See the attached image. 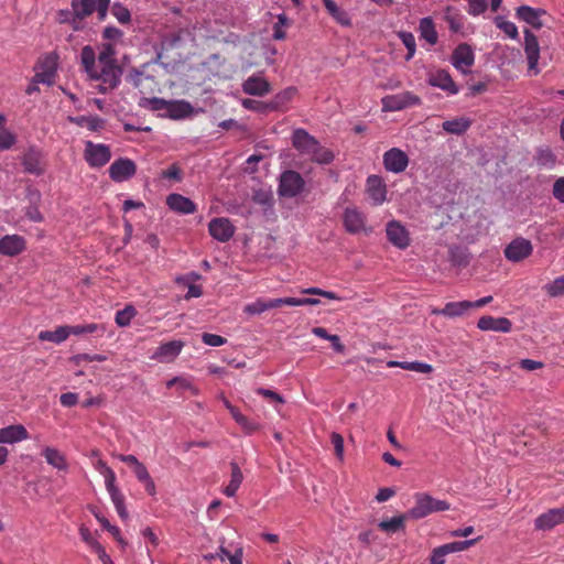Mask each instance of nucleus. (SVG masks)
<instances>
[{"label":"nucleus","instance_id":"1","mask_svg":"<svg viewBox=\"0 0 564 564\" xmlns=\"http://www.w3.org/2000/svg\"><path fill=\"white\" fill-rule=\"evenodd\" d=\"M80 63L87 75L95 80H100L99 93H107L116 88L122 75L118 64H97L96 52L90 45H85L80 51Z\"/></svg>","mask_w":564,"mask_h":564},{"label":"nucleus","instance_id":"2","mask_svg":"<svg viewBox=\"0 0 564 564\" xmlns=\"http://www.w3.org/2000/svg\"><path fill=\"white\" fill-rule=\"evenodd\" d=\"M109 4L110 0H73V29L79 30L82 21L94 12L100 21H104L108 14Z\"/></svg>","mask_w":564,"mask_h":564},{"label":"nucleus","instance_id":"3","mask_svg":"<svg viewBox=\"0 0 564 564\" xmlns=\"http://www.w3.org/2000/svg\"><path fill=\"white\" fill-rule=\"evenodd\" d=\"M448 509L449 503L447 501L435 499L429 494L417 492L414 495V506L406 513L410 519L419 520L433 512L445 511Z\"/></svg>","mask_w":564,"mask_h":564},{"label":"nucleus","instance_id":"4","mask_svg":"<svg viewBox=\"0 0 564 564\" xmlns=\"http://www.w3.org/2000/svg\"><path fill=\"white\" fill-rule=\"evenodd\" d=\"M23 171L28 174L41 176L45 173L47 162L42 150L30 147L21 156Z\"/></svg>","mask_w":564,"mask_h":564},{"label":"nucleus","instance_id":"5","mask_svg":"<svg viewBox=\"0 0 564 564\" xmlns=\"http://www.w3.org/2000/svg\"><path fill=\"white\" fill-rule=\"evenodd\" d=\"M305 186L302 175L295 171H285L281 174L279 194L283 197L293 198L297 196Z\"/></svg>","mask_w":564,"mask_h":564},{"label":"nucleus","instance_id":"6","mask_svg":"<svg viewBox=\"0 0 564 564\" xmlns=\"http://www.w3.org/2000/svg\"><path fill=\"white\" fill-rule=\"evenodd\" d=\"M84 158L91 167H101L106 165L111 159V152L108 145L102 143H94L86 141Z\"/></svg>","mask_w":564,"mask_h":564},{"label":"nucleus","instance_id":"7","mask_svg":"<svg viewBox=\"0 0 564 564\" xmlns=\"http://www.w3.org/2000/svg\"><path fill=\"white\" fill-rule=\"evenodd\" d=\"M382 109L384 111H399L408 107L421 104L419 96L411 91H403L397 95H389L382 98Z\"/></svg>","mask_w":564,"mask_h":564},{"label":"nucleus","instance_id":"8","mask_svg":"<svg viewBox=\"0 0 564 564\" xmlns=\"http://www.w3.org/2000/svg\"><path fill=\"white\" fill-rule=\"evenodd\" d=\"M367 217L357 207H347L343 214V224L345 230L351 235L365 232L366 235L371 232V229L366 228Z\"/></svg>","mask_w":564,"mask_h":564},{"label":"nucleus","instance_id":"9","mask_svg":"<svg viewBox=\"0 0 564 564\" xmlns=\"http://www.w3.org/2000/svg\"><path fill=\"white\" fill-rule=\"evenodd\" d=\"M57 70V56L53 53L46 54L39 62V70L33 77L34 83L53 85Z\"/></svg>","mask_w":564,"mask_h":564},{"label":"nucleus","instance_id":"10","mask_svg":"<svg viewBox=\"0 0 564 564\" xmlns=\"http://www.w3.org/2000/svg\"><path fill=\"white\" fill-rule=\"evenodd\" d=\"M409 165L408 154L399 148H391L383 153V166L388 172L402 173Z\"/></svg>","mask_w":564,"mask_h":564},{"label":"nucleus","instance_id":"11","mask_svg":"<svg viewBox=\"0 0 564 564\" xmlns=\"http://www.w3.org/2000/svg\"><path fill=\"white\" fill-rule=\"evenodd\" d=\"M137 172L135 163L130 159H118L109 166V176L115 182L131 178Z\"/></svg>","mask_w":564,"mask_h":564},{"label":"nucleus","instance_id":"12","mask_svg":"<svg viewBox=\"0 0 564 564\" xmlns=\"http://www.w3.org/2000/svg\"><path fill=\"white\" fill-rule=\"evenodd\" d=\"M208 231L214 239L227 242L232 238L235 227L228 218L219 217L209 221Z\"/></svg>","mask_w":564,"mask_h":564},{"label":"nucleus","instance_id":"13","mask_svg":"<svg viewBox=\"0 0 564 564\" xmlns=\"http://www.w3.org/2000/svg\"><path fill=\"white\" fill-rule=\"evenodd\" d=\"M530 240L524 238L513 239L505 249V257L512 262H519L532 253Z\"/></svg>","mask_w":564,"mask_h":564},{"label":"nucleus","instance_id":"14","mask_svg":"<svg viewBox=\"0 0 564 564\" xmlns=\"http://www.w3.org/2000/svg\"><path fill=\"white\" fill-rule=\"evenodd\" d=\"M524 52L528 59L529 70L536 75L539 73L538 63L540 58V45L536 36L528 29L524 30Z\"/></svg>","mask_w":564,"mask_h":564},{"label":"nucleus","instance_id":"15","mask_svg":"<svg viewBox=\"0 0 564 564\" xmlns=\"http://www.w3.org/2000/svg\"><path fill=\"white\" fill-rule=\"evenodd\" d=\"M562 523H564V506L550 509L540 514L534 520V528L541 531H549Z\"/></svg>","mask_w":564,"mask_h":564},{"label":"nucleus","instance_id":"16","mask_svg":"<svg viewBox=\"0 0 564 564\" xmlns=\"http://www.w3.org/2000/svg\"><path fill=\"white\" fill-rule=\"evenodd\" d=\"M474 52L466 43L459 44L452 54L453 66L464 74L467 73V69L474 64Z\"/></svg>","mask_w":564,"mask_h":564},{"label":"nucleus","instance_id":"17","mask_svg":"<svg viewBox=\"0 0 564 564\" xmlns=\"http://www.w3.org/2000/svg\"><path fill=\"white\" fill-rule=\"evenodd\" d=\"M388 240L399 249H405L410 245L409 231L399 221L391 220L386 228Z\"/></svg>","mask_w":564,"mask_h":564},{"label":"nucleus","instance_id":"18","mask_svg":"<svg viewBox=\"0 0 564 564\" xmlns=\"http://www.w3.org/2000/svg\"><path fill=\"white\" fill-rule=\"evenodd\" d=\"M366 192L372 204L378 206L387 199V186L382 177L369 175L366 181Z\"/></svg>","mask_w":564,"mask_h":564},{"label":"nucleus","instance_id":"19","mask_svg":"<svg viewBox=\"0 0 564 564\" xmlns=\"http://www.w3.org/2000/svg\"><path fill=\"white\" fill-rule=\"evenodd\" d=\"M185 343L183 340H171L160 345L152 358L161 362L173 361L182 351Z\"/></svg>","mask_w":564,"mask_h":564},{"label":"nucleus","instance_id":"20","mask_svg":"<svg viewBox=\"0 0 564 564\" xmlns=\"http://www.w3.org/2000/svg\"><path fill=\"white\" fill-rule=\"evenodd\" d=\"M317 140L304 129H295L292 134V145L302 154L308 155L313 152Z\"/></svg>","mask_w":564,"mask_h":564},{"label":"nucleus","instance_id":"21","mask_svg":"<svg viewBox=\"0 0 564 564\" xmlns=\"http://www.w3.org/2000/svg\"><path fill=\"white\" fill-rule=\"evenodd\" d=\"M477 327L481 330L509 333L512 328V323L507 317L485 315L478 319Z\"/></svg>","mask_w":564,"mask_h":564},{"label":"nucleus","instance_id":"22","mask_svg":"<svg viewBox=\"0 0 564 564\" xmlns=\"http://www.w3.org/2000/svg\"><path fill=\"white\" fill-rule=\"evenodd\" d=\"M29 437V432L22 424H13L0 429V444H15Z\"/></svg>","mask_w":564,"mask_h":564},{"label":"nucleus","instance_id":"23","mask_svg":"<svg viewBox=\"0 0 564 564\" xmlns=\"http://www.w3.org/2000/svg\"><path fill=\"white\" fill-rule=\"evenodd\" d=\"M429 83L430 85L445 90L451 95H456L459 91L449 73L444 69H438L432 73L430 75Z\"/></svg>","mask_w":564,"mask_h":564},{"label":"nucleus","instance_id":"24","mask_svg":"<svg viewBox=\"0 0 564 564\" xmlns=\"http://www.w3.org/2000/svg\"><path fill=\"white\" fill-rule=\"evenodd\" d=\"M242 90L247 95L261 97L270 93L271 85L263 77L252 75L243 82Z\"/></svg>","mask_w":564,"mask_h":564},{"label":"nucleus","instance_id":"25","mask_svg":"<svg viewBox=\"0 0 564 564\" xmlns=\"http://www.w3.org/2000/svg\"><path fill=\"white\" fill-rule=\"evenodd\" d=\"M166 205L170 209L183 215L193 214L196 210V205L193 200L176 193L170 194L166 197Z\"/></svg>","mask_w":564,"mask_h":564},{"label":"nucleus","instance_id":"26","mask_svg":"<svg viewBox=\"0 0 564 564\" xmlns=\"http://www.w3.org/2000/svg\"><path fill=\"white\" fill-rule=\"evenodd\" d=\"M25 249V240L18 235H7L0 239V253L6 256H17Z\"/></svg>","mask_w":564,"mask_h":564},{"label":"nucleus","instance_id":"27","mask_svg":"<svg viewBox=\"0 0 564 564\" xmlns=\"http://www.w3.org/2000/svg\"><path fill=\"white\" fill-rule=\"evenodd\" d=\"M470 310V301L448 302L443 308H433L432 314L449 318L465 315Z\"/></svg>","mask_w":564,"mask_h":564},{"label":"nucleus","instance_id":"28","mask_svg":"<svg viewBox=\"0 0 564 564\" xmlns=\"http://www.w3.org/2000/svg\"><path fill=\"white\" fill-rule=\"evenodd\" d=\"M543 14H545L544 10L534 9L529 6H521L517 9V17L534 29H541L543 26L541 21Z\"/></svg>","mask_w":564,"mask_h":564},{"label":"nucleus","instance_id":"29","mask_svg":"<svg viewBox=\"0 0 564 564\" xmlns=\"http://www.w3.org/2000/svg\"><path fill=\"white\" fill-rule=\"evenodd\" d=\"M193 106L186 100H171L167 108V117L171 119H184L193 113Z\"/></svg>","mask_w":564,"mask_h":564},{"label":"nucleus","instance_id":"30","mask_svg":"<svg viewBox=\"0 0 564 564\" xmlns=\"http://www.w3.org/2000/svg\"><path fill=\"white\" fill-rule=\"evenodd\" d=\"M68 325H63L56 327L55 330H42L39 333V339L41 341H52L55 344H61L65 341L69 336Z\"/></svg>","mask_w":564,"mask_h":564},{"label":"nucleus","instance_id":"31","mask_svg":"<svg viewBox=\"0 0 564 564\" xmlns=\"http://www.w3.org/2000/svg\"><path fill=\"white\" fill-rule=\"evenodd\" d=\"M42 454L45 457L46 463L54 468L59 470H65L67 468L66 458L57 448L46 446Z\"/></svg>","mask_w":564,"mask_h":564},{"label":"nucleus","instance_id":"32","mask_svg":"<svg viewBox=\"0 0 564 564\" xmlns=\"http://www.w3.org/2000/svg\"><path fill=\"white\" fill-rule=\"evenodd\" d=\"M327 12L343 26H350L351 19L348 13L340 9L333 0H322Z\"/></svg>","mask_w":564,"mask_h":564},{"label":"nucleus","instance_id":"33","mask_svg":"<svg viewBox=\"0 0 564 564\" xmlns=\"http://www.w3.org/2000/svg\"><path fill=\"white\" fill-rule=\"evenodd\" d=\"M230 468H231V475H230L231 478H230L229 484L224 489V494L227 497H234L236 495V492L238 491V489L242 482V479H243L242 471L237 463L231 462Z\"/></svg>","mask_w":564,"mask_h":564},{"label":"nucleus","instance_id":"34","mask_svg":"<svg viewBox=\"0 0 564 564\" xmlns=\"http://www.w3.org/2000/svg\"><path fill=\"white\" fill-rule=\"evenodd\" d=\"M471 126V121L467 118L460 117L443 122L442 128L452 134H463Z\"/></svg>","mask_w":564,"mask_h":564},{"label":"nucleus","instance_id":"35","mask_svg":"<svg viewBox=\"0 0 564 564\" xmlns=\"http://www.w3.org/2000/svg\"><path fill=\"white\" fill-rule=\"evenodd\" d=\"M69 335H84V334H97L99 337L104 336L106 327L102 324H85V325H68Z\"/></svg>","mask_w":564,"mask_h":564},{"label":"nucleus","instance_id":"36","mask_svg":"<svg viewBox=\"0 0 564 564\" xmlns=\"http://www.w3.org/2000/svg\"><path fill=\"white\" fill-rule=\"evenodd\" d=\"M420 32L421 36L431 45H434L437 43V32L435 30L433 20L431 18H423L420 21Z\"/></svg>","mask_w":564,"mask_h":564},{"label":"nucleus","instance_id":"37","mask_svg":"<svg viewBox=\"0 0 564 564\" xmlns=\"http://www.w3.org/2000/svg\"><path fill=\"white\" fill-rule=\"evenodd\" d=\"M444 20L448 23L453 32H459L463 28V19L459 10L448 6L444 11Z\"/></svg>","mask_w":564,"mask_h":564},{"label":"nucleus","instance_id":"38","mask_svg":"<svg viewBox=\"0 0 564 564\" xmlns=\"http://www.w3.org/2000/svg\"><path fill=\"white\" fill-rule=\"evenodd\" d=\"M410 519L408 513L393 517L389 520H382L378 527L381 531L394 533L404 528L405 520Z\"/></svg>","mask_w":564,"mask_h":564},{"label":"nucleus","instance_id":"39","mask_svg":"<svg viewBox=\"0 0 564 564\" xmlns=\"http://www.w3.org/2000/svg\"><path fill=\"white\" fill-rule=\"evenodd\" d=\"M308 156L313 162L319 164H329L334 160L333 152L322 147L319 142H317L316 147L313 149V152H311Z\"/></svg>","mask_w":564,"mask_h":564},{"label":"nucleus","instance_id":"40","mask_svg":"<svg viewBox=\"0 0 564 564\" xmlns=\"http://www.w3.org/2000/svg\"><path fill=\"white\" fill-rule=\"evenodd\" d=\"M116 50L112 44L110 43H104L100 46V51L98 53V56H96V63L97 64H117V61L115 58Z\"/></svg>","mask_w":564,"mask_h":564},{"label":"nucleus","instance_id":"41","mask_svg":"<svg viewBox=\"0 0 564 564\" xmlns=\"http://www.w3.org/2000/svg\"><path fill=\"white\" fill-rule=\"evenodd\" d=\"M296 89L294 87H289L279 94H276L273 98V100L270 104L271 109H279L289 101L292 100V98L295 96Z\"/></svg>","mask_w":564,"mask_h":564},{"label":"nucleus","instance_id":"42","mask_svg":"<svg viewBox=\"0 0 564 564\" xmlns=\"http://www.w3.org/2000/svg\"><path fill=\"white\" fill-rule=\"evenodd\" d=\"M137 315V310L132 305L126 306L123 310H120L116 313L115 321L118 326L126 327L129 326L132 318Z\"/></svg>","mask_w":564,"mask_h":564},{"label":"nucleus","instance_id":"43","mask_svg":"<svg viewBox=\"0 0 564 564\" xmlns=\"http://www.w3.org/2000/svg\"><path fill=\"white\" fill-rule=\"evenodd\" d=\"M495 23L497 28L503 31L509 37L513 40L518 39V28L513 22L505 20L502 17H497Z\"/></svg>","mask_w":564,"mask_h":564},{"label":"nucleus","instance_id":"44","mask_svg":"<svg viewBox=\"0 0 564 564\" xmlns=\"http://www.w3.org/2000/svg\"><path fill=\"white\" fill-rule=\"evenodd\" d=\"M398 35L408 50L405 59L410 61L411 58H413L416 50L415 37L411 32L405 31L400 32Z\"/></svg>","mask_w":564,"mask_h":564},{"label":"nucleus","instance_id":"45","mask_svg":"<svg viewBox=\"0 0 564 564\" xmlns=\"http://www.w3.org/2000/svg\"><path fill=\"white\" fill-rule=\"evenodd\" d=\"M479 540H480V536L476 538V539H471V540L451 542V543L444 544L443 546L445 549V552H447V554H449V553H454V552L465 551L468 547L475 545Z\"/></svg>","mask_w":564,"mask_h":564},{"label":"nucleus","instance_id":"46","mask_svg":"<svg viewBox=\"0 0 564 564\" xmlns=\"http://www.w3.org/2000/svg\"><path fill=\"white\" fill-rule=\"evenodd\" d=\"M176 387L181 392L191 390L193 394H197L198 390L192 384V382L184 377H174L166 382L167 388Z\"/></svg>","mask_w":564,"mask_h":564},{"label":"nucleus","instance_id":"47","mask_svg":"<svg viewBox=\"0 0 564 564\" xmlns=\"http://www.w3.org/2000/svg\"><path fill=\"white\" fill-rule=\"evenodd\" d=\"M110 495V498H111V501L113 502L115 505V508L119 514V517L122 519V520H127L129 514H128V511L126 509V506H124V497L123 495L121 494L120 490H117V491H113Z\"/></svg>","mask_w":564,"mask_h":564},{"label":"nucleus","instance_id":"48","mask_svg":"<svg viewBox=\"0 0 564 564\" xmlns=\"http://www.w3.org/2000/svg\"><path fill=\"white\" fill-rule=\"evenodd\" d=\"M111 13L121 24H127L131 20L130 11L121 3H115Z\"/></svg>","mask_w":564,"mask_h":564},{"label":"nucleus","instance_id":"49","mask_svg":"<svg viewBox=\"0 0 564 564\" xmlns=\"http://www.w3.org/2000/svg\"><path fill=\"white\" fill-rule=\"evenodd\" d=\"M98 522L106 529L119 543L123 544L121 532L118 527L112 525L105 517L95 514Z\"/></svg>","mask_w":564,"mask_h":564},{"label":"nucleus","instance_id":"50","mask_svg":"<svg viewBox=\"0 0 564 564\" xmlns=\"http://www.w3.org/2000/svg\"><path fill=\"white\" fill-rule=\"evenodd\" d=\"M330 443L334 447L336 457L338 458L339 462H343L344 460V438H343V436L337 432H333L330 434Z\"/></svg>","mask_w":564,"mask_h":564},{"label":"nucleus","instance_id":"51","mask_svg":"<svg viewBox=\"0 0 564 564\" xmlns=\"http://www.w3.org/2000/svg\"><path fill=\"white\" fill-rule=\"evenodd\" d=\"M265 311H268V307L267 302L263 299H258L257 301L247 304L243 308V312L250 315H259Z\"/></svg>","mask_w":564,"mask_h":564},{"label":"nucleus","instance_id":"52","mask_svg":"<svg viewBox=\"0 0 564 564\" xmlns=\"http://www.w3.org/2000/svg\"><path fill=\"white\" fill-rule=\"evenodd\" d=\"M289 25V20L284 14H280L278 17V22L273 26V39L274 40H284L286 37L285 31H283V26Z\"/></svg>","mask_w":564,"mask_h":564},{"label":"nucleus","instance_id":"53","mask_svg":"<svg viewBox=\"0 0 564 564\" xmlns=\"http://www.w3.org/2000/svg\"><path fill=\"white\" fill-rule=\"evenodd\" d=\"M402 369L411 370L420 373H430L433 371V367L430 364L421 362V361H406L405 365H402Z\"/></svg>","mask_w":564,"mask_h":564},{"label":"nucleus","instance_id":"54","mask_svg":"<svg viewBox=\"0 0 564 564\" xmlns=\"http://www.w3.org/2000/svg\"><path fill=\"white\" fill-rule=\"evenodd\" d=\"M17 142V135L8 130L0 131V151L11 149Z\"/></svg>","mask_w":564,"mask_h":564},{"label":"nucleus","instance_id":"55","mask_svg":"<svg viewBox=\"0 0 564 564\" xmlns=\"http://www.w3.org/2000/svg\"><path fill=\"white\" fill-rule=\"evenodd\" d=\"M105 360H107V357L105 355H99V354H95V355L77 354L72 357V361L75 362L76 365H80L84 361H86V362H93V361L102 362Z\"/></svg>","mask_w":564,"mask_h":564},{"label":"nucleus","instance_id":"56","mask_svg":"<svg viewBox=\"0 0 564 564\" xmlns=\"http://www.w3.org/2000/svg\"><path fill=\"white\" fill-rule=\"evenodd\" d=\"M76 122L80 126H86L89 130L96 131L98 130L101 124L102 120L98 117H78L76 119Z\"/></svg>","mask_w":564,"mask_h":564},{"label":"nucleus","instance_id":"57","mask_svg":"<svg viewBox=\"0 0 564 564\" xmlns=\"http://www.w3.org/2000/svg\"><path fill=\"white\" fill-rule=\"evenodd\" d=\"M301 293L310 294V295H319V296L326 297L328 300H337V301L341 300L335 292L325 291L319 288L303 289L301 291Z\"/></svg>","mask_w":564,"mask_h":564},{"label":"nucleus","instance_id":"58","mask_svg":"<svg viewBox=\"0 0 564 564\" xmlns=\"http://www.w3.org/2000/svg\"><path fill=\"white\" fill-rule=\"evenodd\" d=\"M546 292L553 297L564 294V276H560L555 279L551 284H547Z\"/></svg>","mask_w":564,"mask_h":564},{"label":"nucleus","instance_id":"59","mask_svg":"<svg viewBox=\"0 0 564 564\" xmlns=\"http://www.w3.org/2000/svg\"><path fill=\"white\" fill-rule=\"evenodd\" d=\"M202 341L205 345L218 347L227 343V339L217 334L204 333L202 335Z\"/></svg>","mask_w":564,"mask_h":564},{"label":"nucleus","instance_id":"60","mask_svg":"<svg viewBox=\"0 0 564 564\" xmlns=\"http://www.w3.org/2000/svg\"><path fill=\"white\" fill-rule=\"evenodd\" d=\"M265 302L268 310L278 308L283 305L296 306L295 297L270 299L265 300Z\"/></svg>","mask_w":564,"mask_h":564},{"label":"nucleus","instance_id":"61","mask_svg":"<svg viewBox=\"0 0 564 564\" xmlns=\"http://www.w3.org/2000/svg\"><path fill=\"white\" fill-rule=\"evenodd\" d=\"M468 12L471 15H479L484 13L487 9L486 0H468Z\"/></svg>","mask_w":564,"mask_h":564},{"label":"nucleus","instance_id":"62","mask_svg":"<svg viewBox=\"0 0 564 564\" xmlns=\"http://www.w3.org/2000/svg\"><path fill=\"white\" fill-rule=\"evenodd\" d=\"M102 476L105 478V485H106L107 491L109 494L119 490L115 484L116 482V474L111 468L105 469V473H102Z\"/></svg>","mask_w":564,"mask_h":564},{"label":"nucleus","instance_id":"63","mask_svg":"<svg viewBox=\"0 0 564 564\" xmlns=\"http://www.w3.org/2000/svg\"><path fill=\"white\" fill-rule=\"evenodd\" d=\"M445 555H447V552H445V549L443 545L434 549L432 552L431 558H430V564H444Z\"/></svg>","mask_w":564,"mask_h":564},{"label":"nucleus","instance_id":"64","mask_svg":"<svg viewBox=\"0 0 564 564\" xmlns=\"http://www.w3.org/2000/svg\"><path fill=\"white\" fill-rule=\"evenodd\" d=\"M552 192L558 202L564 203V176L554 182Z\"/></svg>","mask_w":564,"mask_h":564}]
</instances>
